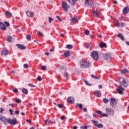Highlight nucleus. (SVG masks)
<instances>
[{
  "instance_id": "obj_41",
  "label": "nucleus",
  "mask_w": 129,
  "mask_h": 129,
  "mask_svg": "<svg viewBox=\"0 0 129 129\" xmlns=\"http://www.w3.org/2000/svg\"><path fill=\"white\" fill-rule=\"evenodd\" d=\"M91 77L94 78L95 79H99V77L94 76V75H91Z\"/></svg>"
},
{
  "instance_id": "obj_6",
  "label": "nucleus",
  "mask_w": 129,
  "mask_h": 129,
  "mask_svg": "<svg viewBox=\"0 0 129 129\" xmlns=\"http://www.w3.org/2000/svg\"><path fill=\"white\" fill-rule=\"evenodd\" d=\"M105 111H106V113L107 114H109V115H110V116L114 114V111L113 110V109L110 108H106L105 109Z\"/></svg>"
},
{
  "instance_id": "obj_51",
  "label": "nucleus",
  "mask_w": 129,
  "mask_h": 129,
  "mask_svg": "<svg viewBox=\"0 0 129 129\" xmlns=\"http://www.w3.org/2000/svg\"><path fill=\"white\" fill-rule=\"evenodd\" d=\"M37 79L38 81H42V78H41L40 76H39L38 77H37Z\"/></svg>"
},
{
  "instance_id": "obj_14",
  "label": "nucleus",
  "mask_w": 129,
  "mask_h": 129,
  "mask_svg": "<svg viewBox=\"0 0 129 129\" xmlns=\"http://www.w3.org/2000/svg\"><path fill=\"white\" fill-rule=\"evenodd\" d=\"M103 57L104 59L107 61V60H108V59L111 57V54L108 53H105L103 55Z\"/></svg>"
},
{
  "instance_id": "obj_33",
  "label": "nucleus",
  "mask_w": 129,
  "mask_h": 129,
  "mask_svg": "<svg viewBox=\"0 0 129 129\" xmlns=\"http://www.w3.org/2000/svg\"><path fill=\"white\" fill-rule=\"evenodd\" d=\"M37 33L40 37H44V34H43V32L41 31H38Z\"/></svg>"
},
{
  "instance_id": "obj_17",
  "label": "nucleus",
  "mask_w": 129,
  "mask_h": 129,
  "mask_svg": "<svg viewBox=\"0 0 129 129\" xmlns=\"http://www.w3.org/2000/svg\"><path fill=\"white\" fill-rule=\"evenodd\" d=\"M27 16L29 18H34V13L31 12L30 11H27L26 12Z\"/></svg>"
},
{
  "instance_id": "obj_36",
  "label": "nucleus",
  "mask_w": 129,
  "mask_h": 129,
  "mask_svg": "<svg viewBox=\"0 0 129 129\" xmlns=\"http://www.w3.org/2000/svg\"><path fill=\"white\" fill-rule=\"evenodd\" d=\"M15 102H17V103H21L22 102V101L20 100V99L16 98L15 100Z\"/></svg>"
},
{
  "instance_id": "obj_12",
  "label": "nucleus",
  "mask_w": 129,
  "mask_h": 129,
  "mask_svg": "<svg viewBox=\"0 0 129 129\" xmlns=\"http://www.w3.org/2000/svg\"><path fill=\"white\" fill-rule=\"evenodd\" d=\"M0 29L2 31H7V27H6V25L3 22H0Z\"/></svg>"
},
{
  "instance_id": "obj_3",
  "label": "nucleus",
  "mask_w": 129,
  "mask_h": 129,
  "mask_svg": "<svg viewBox=\"0 0 129 129\" xmlns=\"http://www.w3.org/2000/svg\"><path fill=\"white\" fill-rule=\"evenodd\" d=\"M110 104L113 107L115 108L116 107V105L117 104V102L116 100L114 98H110Z\"/></svg>"
},
{
  "instance_id": "obj_2",
  "label": "nucleus",
  "mask_w": 129,
  "mask_h": 129,
  "mask_svg": "<svg viewBox=\"0 0 129 129\" xmlns=\"http://www.w3.org/2000/svg\"><path fill=\"white\" fill-rule=\"evenodd\" d=\"M85 6H86L88 8H91L92 7H94V2L91 0H85L84 2Z\"/></svg>"
},
{
  "instance_id": "obj_49",
  "label": "nucleus",
  "mask_w": 129,
  "mask_h": 129,
  "mask_svg": "<svg viewBox=\"0 0 129 129\" xmlns=\"http://www.w3.org/2000/svg\"><path fill=\"white\" fill-rule=\"evenodd\" d=\"M80 128L81 129H87L88 127H87V126H81L80 127Z\"/></svg>"
},
{
  "instance_id": "obj_54",
  "label": "nucleus",
  "mask_w": 129,
  "mask_h": 129,
  "mask_svg": "<svg viewBox=\"0 0 129 129\" xmlns=\"http://www.w3.org/2000/svg\"><path fill=\"white\" fill-rule=\"evenodd\" d=\"M9 111L12 115V114H13V113L14 112V110H13L12 109H10Z\"/></svg>"
},
{
  "instance_id": "obj_52",
  "label": "nucleus",
  "mask_w": 129,
  "mask_h": 129,
  "mask_svg": "<svg viewBox=\"0 0 129 129\" xmlns=\"http://www.w3.org/2000/svg\"><path fill=\"white\" fill-rule=\"evenodd\" d=\"M56 18H57V19L60 21L61 22L62 20H61V18H60V16H56Z\"/></svg>"
},
{
  "instance_id": "obj_42",
  "label": "nucleus",
  "mask_w": 129,
  "mask_h": 129,
  "mask_svg": "<svg viewBox=\"0 0 129 129\" xmlns=\"http://www.w3.org/2000/svg\"><path fill=\"white\" fill-rule=\"evenodd\" d=\"M48 20H49V23H52V21H54V19H53V18H52L51 17H49Z\"/></svg>"
},
{
  "instance_id": "obj_57",
  "label": "nucleus",
  "mask_w": 129,
  "mask_h": 129,
  "mask_svg": "<svg viewBox=\"0 0 129 129\" xmlns=\"http://www.w3.org/2000/svg\"><path fill=\"white\" fill-rule=\"evenodd\" d=\"M24 68H26V69L28 68V64H27V63L24 64Z\"/></svg>"
},
{
  "instance_id": "obj_4",
  "label": "nucleus",
  "mask_w": 129,
  "mask_h": 129,
  "mask_svg": "<svg viewBox=\"0 0 129 129\" xmlns=\"http://www.w3.org/2000/svg\"><path fill=\"white\" fill-rule=\"evenodd\" d=\"M70 6L67 4L66 2H62V8L63 9V12H68V10H69V8Z\"/></svg>"
},
{
  "instance_id": "obj_9",
  "label": "nucleus",
  "mask_w": 129,
  "mask_h": 129,
  "mask_svg": "<svg viewBox=\"0 0 129 129\" xmlns=\"http://www.w3.org/2000/svg\"><path fill=\"white\" fill-rule=\"evenodd\" d=\"M0 120H2L3 122H4V124H8L9 123V119H7V118L3 117L2 115H0Z\"/></svg>"
},
{
  "instance_id": "obj_28",
  "label": "nucleus",
  "mask_w": 129,
  "mask_h": 129,
  "mask_svg": "<svg viewBox=\"0 0 129 129\" xmlns=\"http://www.w3.org/2000/svg\"><path fill=\"white\" fill-rule=\"evenodd\" d=\"M71 21L74 24H75L76 23H77L78 22V19H77V18L75 17L72 18Z\"/></svg>"
},
{
  "instance_id": "obj_45",
  "label": "nucleus",
  "mask_w": 129,
  "mask_h": 129,
  "mask_svg": "<svg viewBox=\"0 0 129 129\" xmlns=\"http://www.w3.org/2000/svg\"><path fill=\"white\" fill-rule=\"evenodd\" d=\"M121 72L122 74H124V73H126V72H127V70H122Z\"/></svg>"
},
{
  "instance_id": "obj_16",
  "label": "nucleus",
  "mask_w": 129,
  "mask_h": 129,
  "mask_svg": "<svg viewBox=\"0 0 129 129\" xmlns=\"http://www.w3.org/2000/svg\"><path fill=\"white\" fill-rule=\"evenodd\" d=\"M9 54V50L4 49L2 50L1 55V56H7V55Z\"/></svg>"
},
{
  "instance_id": "obj_8",
  "label": "nucleus",
  "mask_w": 129,
  "mask_h": 129,
  "mask_svg": "<svg viewBox=\"0 0 129 129\" xmlns=\"http://www.w3.org/2000/svg\"><path fill=\"white\" fill-rule=\"evenodd\" d=\"M116 90L119 94H122L123 93V91H124V89L123 88L121 85H119L118 86V88L116 89Z\"/></svg>"
},
{
  "instance_id": "obj_43",
  "label": "nucleus",
  "mask_w": 129,
  "mask_h": 129,
  "mask_svg": "<svg viewBox=\"0 0 129 129\" xmlns=\"http://www.w3.org/2000/svg\"><path fill=\"white\" fill-rule=\"evenodd\" d=\"M84 82H85V84H86V85H88V86H91V85L89 84L88 83V82H87L86 80H84Z\"/></svg>"
},
{
  "instance_id": "obj_60",
  "label": "nucleus",
  "mask_w": 129,
  "mask_h": 129,
  "mask_svg": "<svg viewBox=\"0 0 129 129\" xmlns=\"http://www.w3.org/2000/svg\"><path fill=\"white\" fill-rule=\"evenodd\" d=\"M121 27L123 28V27H124V23L123 22H121Z\"/></svg>"
},
{
  "instance_id": "obj_18",
  "label": "nucleus",
  "mask_w": 129,
  "mask_h": 129,
  "mask_svg": "<svg viewBox=\"0 0 129 129\" xmlns=\"http://www.w3.org/2000/svg\"><path fill=\"white\" fill-rule=\"evenodd\" d=\"M67 101L68 102H70V103H74V98L72 97H69L67 99Z\"/></svg>"
},
{
  "instance_id": "obj_30",
  "label": "nucleus",
  "mask_w": 129,
  "mask_h": 129,
  "mask_svg": "<svg viewBox=\"0 0 129 129\" xmlns=\"http://www.w3.org/2000/svg\"><path fill=\"white\" fill-rule=\"evenodd\" d=\"M118 37L120 38V39L122 40V41H124V37H123V36L121 35V34L119 33L118 35Z\"/></svg>"
},
{
  "instance_id": "obj_34",
  "label": "nucleus",
  "mask_w": 129,
  "mask_h": 129,
  "mask_svg": "<svg viewBox=\"0 0 129 129\" xmlns=\"http://www.w3.org/2000/svg\"><path fill=\"white\" fill-rule=\"evenodd\" d=\"M84 33L85 34V35H86L87 36L89 35V34H90V31H89L88 30H86L85 32Z\"/></svg>"
},
{
  "instance_id": "obj_63",
  "label": "nucleus",
  "mask_w": 129,
  "mask_h": 129,
  "mask_svg": "<svg viewBox=\"0 0 129 129\" xmlns=\"http://www.w3.org/2000/svg\"><path fill=\"white\" fill-rule=\"evenodd\" d=\"M83 111H84L85 112H86V111H87V109L86 108H84L83 109Z\"/></svg>"
},
{
  "instance_id": "obj_29",
  "label": "nucleus",
  "mask_w": 129,
  "mask_h": 129,
  "mask_svg": "<svg viewBox=\"0 0 129 129\" xmlns=\"http://www.w3.org/2000/svg\"><path fill=\"white\" fill-rule=\"evenodd\" d=\"M95 126L98 127V128H102V127H103V124L101 123H99V124H95Z\"/></svg>"
},
{
  "instance_id": "obj_46",
  "label": "nucleus",
  "mask_w": 129,
  "mask_h": 129,
  "mask_svg": "<svg viewBox=\"0 0 129 129\" xmlns=\"http://www.w3.org/2000/svg\"><path fill=\"white\" fill-rule=\"evenodd\" d=\"M42 70H47V67L45 66H43L41 67Z\"/></svg>"
},
{
  "instance_id": "obj_56",
  "label": "nucleus",
  "mask_w": 129,
  "mask_h": 129,
  "mask_svg": "<svg viewBox=\"0 0 129 129\" xmlns=\"http://www.w3.org/2000/svg\"><path fill=\"white\" fill-rule=\"evenodd\" d=\"M89 47H90V45H89V43H87L86 46H85V47L86 48H89Z\"/></svg>"
},
{
  "instance_id": "obj_40",
  "label": "nucleus",
  "mask_w": 129,
  "mask_h": 129,
  "mask_svg": "<svg viewBox=\"0 0 129 129\" xmlns=\"http://www.w3.org/2000/svg\"><path fill=\"white\" fill-rule=\"evenodd\" d=\"M92 122L94 123V125H95V124H98V122L94 120H92Z\"/></svg>"
},
{
  "instance_id": "obj_47",
  "label": "nucleus",
  "mask_w": 129,
  "mask_h": 129,
  "mask_svg": "<svg viewBox=\"0 0 129 129\" xmlns=\"http://www.w3.org/2000/svg\"><path fill=\"white\" fill-rule=\"evenodd\" d=\"M115 26H116V27H117V28H120V25H119V23H118V22H116V23Z\"/></svg>"
},
{
  "instance_id": "obj_59",
  "label": "nucleus",
  "mask_w": 129,
  "mask_h": 129,
  "mask_svg": "<svg viewBox=\"0 0 129 129\" xmlns=\"http://www.w3.org/2000/svg\"><path fill=\"white\" fill-rule=\"evenodd\" d=\"M15 112L16 114H19L20 113V111H19V110H16Z\"/></svg>"
},
{
  "instance_id": "obj_53",
  "label": "nucleus",
  "mask_w": 129,
  "mask_h": 129,
  "mask_svg": "<svg viewBox=\"0 0 129 129\" xmlns=\"http://www.w3.org/2000/svg\"><path fill=\"white\" fill-rule=\"evenodd\" d=\"M29 86H30V87H36V86H35V85L32 84H28Z\"/></svg>"
},
{
  "instance_id": "obj_64",
  "label": "nucleus",
  "mask_w": 129,
  "mask_h": 129,
  "mask_svg": "<svg viewBox=\"0 0 129 129\" xmlns=\"http://www.w3.org/2000/svg\"><path fill=\"white\" fill-rule=\"evenodd\" d=\"M114 4L115 5H118V3H117V2L116 1H114Z\"/></svg>"
},
{
  "instance_id": "obj_58",
  "label": "nucleus",
  "mask_w": 129,
  "mask_h": 129,
  "mask_svg": "<svg viewBox=\"0 0 129 129\" xmlns=\"http://www.w3.org/2000/svg\"><path fill=\"white\" fill-rule=\"evenodd\" d=\"M97 113L98 114H100L101 115L102 114V112H101V111H97Z\"/></svg>"
},
{
  "instance_id": "obj_32",
  "label": "nucleus",
  "mask_w": 129,
  "mask_h": 129,
  "mask_svg": "<svg viewBox=\"0 0 129 129\" xmlns=\"http://www.w3.org/2000/svg\"><path fill=\"white\" fill-rule=\"evenodd\" d=\"M67 49H72L73 48V46L71 44H68L66 46Z\"/></svg>"
},
{
  "instance_id": "obj_50",
  "label": "nucleus",
  "mask_w": 129,
  "mask_h": 129,
  "mask_svg": "<svg viewBox=\"0 0 129 129\" xmlns=\"http://www.w3.org/2000/svg\"><path fill=\"white\" fill-rule=\"evenodd\" d=\"M5 25H6L7 27H10V23L7 21L4 22Z\"/></svg>"
},
{
  "instance_id": "obj_38",
  "label": "nucleus",
  "mask_w": 129,
  "mask_h": 129,
  "mask_svg": "<svg viewBox=\"0 0 129 129\" xmlns=\"http://www.w3.org/2000/svg\"><path fill=\"white\" fill-rule=\"evenodd\" d=\"M13 91L14 92V93H18L19 92V90L17 88L14 89Z\"/></svg>"
},
{
  "instance_id": "obj_15",
  "label": "nucleus",
  "mask_w": 129,
  "mask_h": 129,
  "mask_svg": "<svg viewBox=\"0 0 129 129\" xmlns=\"http://www.w3.org/2000/svg\"><path fill=\"white\" fill-rule=\"evenodd\" d=\"M129 12V8L128 6L125 7L122 10V13L124 15H126V14H128Z\"/></svg>"
},
{
  "instance_id": "obj_19",
  "label": "nucleus",
  "mask_w": 129,
  "mask_h": 129,
  "mask_svg": "<svg viewBox=\"0 0 129 129\" xmlns=\"http://www.w3.org/2000/svg\"><path fill=\"white\" fill-rule=\"evenodd\" d=\"M93 14L94 17H96L97 18H99V17L101 15L100 13H99L97 11H95L93 12Z\"/></svg>"
},
{
  "instance_id": "obj_25",
  "label": "nucleus",
  "mask_w": 129,
  "mask_h": 129,
  "mask_svg": "<svg viewBox=\"0 0 129 129\" xmlns=\"http://www.w3.org/2000/svg\"><path fill=\"white\" fill-rule=\"evenodd\" d=\"M7 40L8 42H14L15 39L12 36H7Z\"/></svg>"
},
{
  "instance_id": "obj_23",
  "label": "nucleus",
  "mask_w": 129,
  "mask_h": 129,
  "mask_svg": "<svg viewBox=\"0 0 129 129\" xmlns=\"http://www.w3.org/2000/svg\"><path fill=\"white\" fill-rule=\"evenodd\" d=\"M68 2L71 6H75L76 4V0H68Z\"/></svg>"
},
{
  "instance_id": "obj_21",
  "label": "nucleus",
  "mask_w": 129,
  "mask_h": 129,
  "mask_svg": "<svg viewBox=\"0 0 129 129\" xmlns=\"http://www.w3.org/2000/svg\"><path fill=\"white\" fill-rule=\"evenodd\" d=\"M17 47H18V48L19 49H21V50H25V49H26V46H25V45H23L22 44H16Z\"/></svg>"
},
{
  "instance_id": "obj_26",
  "label": "nucleus",
  "mask_w": 129,
  "mask_h": 129,
  "mask_svg": "<svg viewBox=\"0 0 129 129\" xmlns=\"http://www.w3.org/2000/svg\"><path fill=\"white\" fill-rule=\"evenodd\" d=\"M5 16H6V17H12L13 14H12V13H11L9 11H6L5 12Z\"/></svg>"
},
{
  "instance_id": "obj_37",
  "label": "nucleus",
  "mask_w": 129,
  "mask_h": 129,
  "mask_svg": "<svg viewBox=\"0 0 129 129\" xmlns=\"http://www.w3.org/2000/svg\"><path fill=\"white\" fill-rule=\"evenodd\" d=\"M57 106H58V107H59V108H63V107H64V105L61 104H57Z\"/></svg>"
},
{
  "instance_id": "obj_48",
  "label": "nucleus",
  "mask_w": 129,
  "mask_h": 129,
  "mask_svg": "<svg viewBox=\"0 0 129 129\" xmlns=\"http://www.w3.org/2000/svg\"><path fill=\"white\" fill-rule=\"evenodd\" d=\"M101 116H102L103 117L105 116V117H107V116H108V115H107V114H105V113H102V114L101 115Z\"/></svg>"
},
{
  "instance_id": "obj_31",
  "label": "nucleus",
  "mask_w": 129,
  "mask_h": 129,
  "mask_svg": "<svg viewBox=\"0 0 129 129\" xmlns=\"http://www.w3.org/2000/svg\"><path fill=\"white\" fill-rule=\"evenodd\" d=\"M64 75L67 78H69V77L70 76V75L68 73H67V72H64Z\"/></svg>"
},
{
  "instance_id": "obj_13",
  "label": "nucleus",
  "mask_w": 129,
  "mask_h": 129,
  "mask_svg": "<svg viewBox=\"0 0 129 129\" xmlns=\"http://www.w3.org/2000/svg\"><path fill=\"white\" fill-rule=\"evenodd\" d=\"M55 120H51L50 119H46L45 120V123L46 125L50 124V123H55Z\"/></svg>"
},
{
  "instance_id": "obj_39",
  "label": "nucleus",
  "mask_w": 129,
  "mask_h": 129,
  "mask_svg": "<svg viewBox=\"0 0 129 129\" xmlns=\"http://www.w3.org/2000/svg\"><path fill=\"white\" fill-rule=\"evenodd\" d=\"M77 106H78L80 109H83L82 104H77Z\"/></svg>"
},
{
  "instance_id": "obj_5",
  "label": "nucleus",
  "mask_w": 129,
  "mask_h": 129,
  "mask_svg": "<svg viewBox=\"0 0 129 129\" xmlns=\"http://www.w3.org/2000/svg\"><path fill=\"white\" fill-rule=\"evenodd\" d=\"M91 56L94 60H98V52L94 51L91 53Z\"/></svg>"
},
{
  "instance_id": "obj_7",
  "label": "nucleus",
  "mask_w": 129,
  "mask_h": 129,
  "mask_svg": "<svg viewBox=\"0 0 129 129\" xmlns=\"http://www.w3.org/2000/svg\"><path fill=\"white\" fill-rule=\"evenodd\" d=\"M119 83L121 84L123 87H126L127 86V83L123 78H120L119 79Z\"/></svg>"
},
{
  "instance_id": "obj_44",
  "label": "nucleus",
  "mask_w": 129,
  "mask_h": 129,
  "mask_svg": "<svg viewBox=\"0 0 129 129\" xmlns=\"http://www.w3.org/2000/svg\"><path fill=\"white\" fill-rule=\"evenodd\" d=\"M31 35L30 34L27 35V36H26V39H27L28 40H31Z\"/></svg>"
},
{
  "instance_id": "obj_55",
  "label": "nucleus",
  "mask_w": 129,
  "mask_h": 129,
  "mask_svg": "<svg viewBox=\"0 0 129 129\" xmlns=\"http://www.w3.org/2000/svg\"><path fill=\"white\" fill-rule=\"evenodd\" d=\"M60 119H61V120H64V119H65V116H61L60 117Z\"/></svg>"
},
{
  "instance_id": "obj_24",
  "label": "nucleus",
  "mask_w": 129,
  "mask_h": 129,
  "mask_svg": "<svg viewBox=\"0 0 129 129\" xmlns=\"http://www.w3.org/2000/svg\"><path fill=\"white\" fill-rule=\"evenodd\" d=\"M64 55L67 58H68V57L70 56V51L69 50L65 51L64 52Z\"/></svg>"
},
{
  "instance_id": "obj_20",
  "label": "nucleus",
  "mask_w": 129,
  "mask_h": 129,
  "mask_svg": "<svg viewBox=\"0 0 129 129\" xmlns=\"http://www.w3.org/2000/svg\"><path fill=\"white\" fill-rule=\"evenodd\" d=\"M94 94L97 97H99L101 95V92L100 91H96L94 92Z\"/></svg>"
},
{
  "instance_id": "obj_22",
  "label": "nucleus",
  "mask_w": 129,
  "mask_h": 129,
  "mask_svg": "<svg viewBox=\"0 0 129 129\" xmlns=\"http://www.w3.org/2000/svg\"><path fill=\"white\" fill-rule=\"evenodd\" d=\"M99 46L100 48H107L106 44L104 43L103 42H101L100 43Z\"/></svg>"
},
{
  "instance_id": "obj_35",
  "label": "nucleus",
  "mask_w": 129,
  "mask_h": 129,
  "mask_svg": "<svg viewBox=\"0 0 129 129\" xmlns=\"http://www.w3.org/2000/svg\"><path fill=\"white\" fill-rule=\"evenodd\" d=\"M108 101H109L108 99L104 98L103 99V102H104V103H107L108 102Z\"/></svg>"
},
{
  "instance_id": "obj_1",
  "label": "nucleus",
  "mask_w": 129,
  "mask_h": 129,
  "mask_svg": "<svg viewBox=\"0 0 129 129\" xmlns=\"http://www.w3.org/2000/svg\"><path fill=\"white\" fill-rule=\"evenodd\" d=\"M80 64L82 68H88L91 65V63L89 61L82 59L80 61Z\"/></svg>"
},
{
  "instance_id": "obj_11",
  "label": "nucleus",
  "mask_w": 129,
  "mask_h": 129,
  "mask_svg": "<svg viewBox=\"0 0 129 129\" xmlns=\"http://www.w3.org/2000/svg\"><path fill=\"white\" fill-rule=\"evenodd\" d=\"M17 118H16L13 119L9 118L8 123H10L11 125H15V124H17Z\"/></svg>"
},
{
  "instance_id": "obj_61",
  "label": "nucleus",
  "mask_w": 129,
  "mask_h": 129,
  "mask_svg": "<svg viewBox=\"0 0 129 129\" xmlns=\"http://www.w3.org/2000/svg\"><path fill=\"white\" fill-rule=\"evenodd\" d=\"M26 122H29V123H31V120L30 119H26Z\"/></svg>"
},
{
  "instance_id": "obj_62",
  "label": "nucleus",
  "mask_w": 129,
  "mask_h": 129,
  "mask_svg": "<svg viewBox=\"0 0 129 129\" xmlns=\"http://www.w3.org/2000/svg\"><path fill=\"white\" fill-rule=\"evenodd\" d=\"M98 87H99V88L100 89H101V88H102V85H99L98 86Z\"/></svg>"
},
{
  "instance_id": "obj_10",
  "label": "nucleus",
  "mask_w": 129,
  "mask_h": 129,
  "mask_svg": "<svg viewBox=\"0 0 129 129\" xmlns=\"http://www.w3.org/2000/svg\"><path fill=\"white\" fill-rule=\"evenodd\" d=\"M0 120H2L3 122H4V124H8L9 123V119H7V118L3 117L2 115H0Z\"/></svg>"
},
{
  "instance_id": "obj_27",
  "label": "nucleus",
  "mask_w": 129,
  "mask_h": 129,
  "mask_svg": "<svg viewBox=\"0 0 129 129\" xmlns=\"http://www.w3.org/2000/svg\"><path fill=\"white\" fill-rule=\"evenodd\" d=\"M22 92L24 94H28V89H26V88H23L22 90Z\"/></svg>"
}]
</instances>
